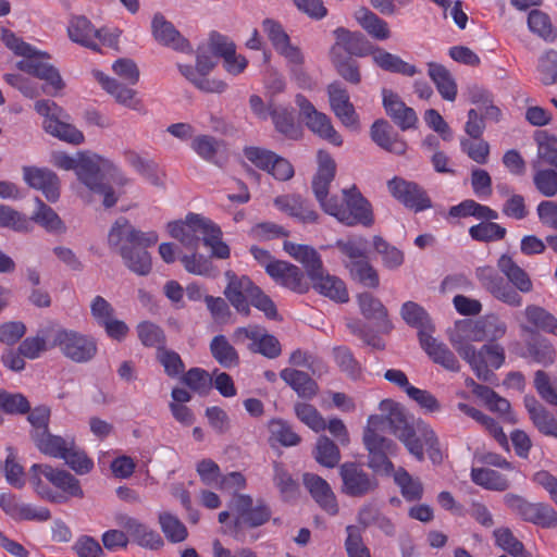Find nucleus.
<instances>
[{
	"label": "nucleus",
	"mask_w": 557,
	"mask_h": 557,
	"mask_svg": "<svg viewBox=\"0 0 557 557\" xmlns=\"http://www.w3.org/2000/svg\"><path fill=\"white\" fill-rule=\"evenodd\" d=\"M158 238L156 232H141L126 218L120 216L108 233V246L121 256L131 272L147 276L152 270L151 256L147 249L154 246Z\"/></svg>",
	"instance_id": "f257e3e1"
},
{
	"label": "nucleus",
	"mask_w": 557,
	"mask_h": 557,
	"mask_svg": "<svg viewBox=\"0 0 557 557\" xmlns=\"http://www.w3.org/2000/svg\"><path fill=\"white\" fill-rule=\"evenodd\" d=\"M381 409L388 410L387 422L392 433L417 460H424L425 447L429 458L434 463L442 461L443 456L438 438L428 423L422 420L410 423L404 409L392 400H383Z\"/></svg>",
	"instance_id": "f03ea898"
},
{
	"label": "nucleus",
	"mask_w": 557,
	"mask_h": 557,
	"mask_svg": "<svg viewBox=\"0 0 557 557\" xmlns=\"http://www.w3.org/2000/svg\"><path fill=\"white\" fill-rule=\"evenodd\" d=\"M283 248L305 267L313 287L320 294L337 302L348 301L349 297L345 283L336 276L324 274L321 257L314 248L287 240L284 242Z\"/></svg>",
	"instance_id": "7ed1b4c3"
},
{
	"label": "nucleus",
	"mask_w": 557,
	"mask_h": 557,
	"mask_svg": "<svg viewBox=\"0 0 557 557\" xmlns=\"http://www.w3.org/2000/svg\"><path fill=\"white\" fill-rule=\"evenodd\" d=\"M343 199H336L326 208V214L334 216L345 226L362 225L370 227L374 224L372 205L360 193L356 185L342 190Z\"/></svg>",
	"instance_id": "20e7f679"
},
{
	"label": "nucleus",
	"mask_w": 557,
	"mask_h": 557,
	"mask_svg": "<svg viewBox=\"0 0 557 557\" xmlns=\"http://www.w3.org/2000/svg\"><path fill=\"white\" fill-rule=\"evenodd\" d=\"M113 168V162L99 156L82 154L78 158L77 178L89 190L103 196V206L112 208L119 200L112 186L103 182L104 174Z\"/></svg>",
	"instance_id": "39448f33"
},
{
	"label": "nucleus",
	"mask_w": 557,
	"mask_h": 557,
	"mask_svg": "<svg viewBox=\"0 0 557 557\" xmlns=\"http://www.w3.org/2000/svg\"><path fill=\"white\" fill-rule=\"evenodd\" d=\"M504 504L524 522L543 529L557 527V511L547 503H533L521 495L508 493L504 496Z\"/></svg>",
	"instance_id": "423d86ee"
},
{
	"label": "nucleus",
	"mask_w": 557,
	"mask_h": 557,
	"mask_svg": "<svg viewBox=\"0 0 557 557\" xmlns=\"http://www.w3.org/2000/svg\"><path fill=\"white\" fill-rule=\"evenodd\" d=\"M228 509L232 511V528L235 533L243 529L258 528L271 518V510L263 500H258L253 505V499L247 494H235L228 503Z\"/></svg>",
	"instance_id": "0eeeda50"
},
{
	"label": "nucleus",
	"mask_w": 557,
	"mask_h": 557,
	"mask_svg": "<svg viewBox=\"0 0 557 557\" xmlns=\"http://www.w3.org/2000/svg\"><path fill=\"white\" fill-rule=\"evenodd\" d=\"M52 346L58 347L66 358L77 363L88 362L97 354L95 339L73 330H57L53 334Z\"/></svg>",
	"instance_id": "6e6552de"
},
{
	"label": "nucleus",
	"mask_w": 557,
	"mask_h": 557,
	"mask_svg": "<svg viewBox=\"0 0 557 557\" xmlns=\"http://www.w3.org/2000/svg\"><path fill=\"white\" fill-rule=\"evenodd\" d=\"M341 492L349 497L361 498L374 493L379 487L375 474L368 472L361 463L347 461L339 466Z\"/></svg>",
	"instance_id": "1a4fd4ad"
},
{
	"label": "nucleus",
	"mask_w": 557,
	"mask_h": 557,
	"mask_svg": "<svg viewBox=\"0 0 557 557\" xmlns=\"http://www.w3.org/2000/svg\"><path fill=\"white\" fill-rule=\"evenodd\" d=\"M50 55L33 47V52L26 54L16 63V67L46 82V85L57 92L64 88L65 84L59 70L48 62Z\"/></svg>",
	"instance_id": "9d476101"
},
{
	"label": "nucleus",
	"mask_w": 557,
	"mask_h": 557,
	"mask_svg": "<svg viewBox=\"0 0 557 557\" xmlns=\"http://www.w3.org/2000/svg\"><path fill=\"white\" fill-rule=\"evenodd\" d=\"M475 276L481 286L499 301L511 307L522 305L520 294L491 265L479 267Z\"/></svg>",
	"instance_id": "9b49d317"
},
{
	"label": "nucleus",
	"mask_w": 557,
	"mask_h": 557,
	"mask_svg": "<svg viewBox=\"0 0 557 557\" xmlns=\"http://www.w3.org/2000/svg\"><path fill=\"white\" fill-rule=\"evenodd\" d=\"M363 444L369 453L368 466L373 471H384L388 473L394 466L388 459L389 454H394L396 444L385 436L371 430L363 431Z\"/></svg>",
	"instance_id": "f8f14e48"
},
{
	"label": "nucleus",
	"mask_w": 557,
	"mask_h": 557,
	"mask_svg": "<svg viewBox=\"0 0 557 557\" xmlns=\"http://www.w3.org/2000/svg\"><path fill=\"white\" fill-rule=\"evenodd\" d=\"M387 188L395 199L417 212L432 207L431 199L426 193L414 182L395 176L387 182Z\"/></svg>",
	"instance_id": "ddd939ff"
},
{
	"label": "nucleus",
	"mask_w": 557,
	"mask_h": 557,
	"mask_svg": "<svg viewBox=\"0 0 557 557\" xmlns=\"http://www.w3.org/2000/svg\"><path fill=\"white\" fill-rule=\"evenodd\" d=\"M336 174V163L329 153L319 152V168L314 174L311 187L321 209L326 213V208L332 206L337 196L329 197L330 185Z\"/></svg>",
	"instance_id": "4468645a"
},
{
	"label": "nucleus",
	"mask_w": 557,
	"mask_h": 557,
	"mask_svg": "<svg viewBox=\"0 0 557 557\" xmlns=\"http://www.w3.org/2000/svg\"><path fill=\"white\" fill-rule=\"evenodd\" d=\"M335 44L330 49V55L342 53L344 50L351 57H367L373 54L375 48L360 32H351L345 27H337L333 30Z\"/></svg>",
	"instance_id": "2eb2a0df"
},
{
	"label": "nucleus",
	"mask_w": 557,
	"mask_h": 557,
	"mask_svg": "<svg viewBox=\"0 0 557 557\" xmlns=\"http://www.w3.org/2000/svg\"><path fill=\"white\" fill-rule=\"evenodd\" d=\"M330 107L335 116L346 126L352 129L359 127V117L346 87L338 81L327 85Z\"/></svg>",
	"instance_id": "dca6fc26"
},
{
	"label": "nucleus",
	"mask_w": 557,
	"mask_h": 557,
	"mask_svg": "<svg viewBox=\"0 0 557 557\" xmlns=\"http://www.w3.org/2000/svg\"><path fill=\"white\" fill-rule=\"evenodd\" d=\"M265 272L277 284L298 294H305L309 290V283L304 272L297 265L287 261L276 260L265 264Z\"/></svg>",
	"instance_id": "f3484780"
},
{
	"label": "nucleus",
	"mask_w": 557,
	"mask_h": 557,
	"mask_svg": "<svg viewBox=\"0 0 557 557\" xmlns=\"http://www.w3.org/2000/svg\"><path fill=\"white\" fill-rule=\"evenodd\" d=\"M228 281L224 295L237 312L248 317L250 314L249 299L258 286L246 275L238 277L233 271H226Z\"/></svg>",
	"instance_id": "a211bd4d"
},
{
	"label": "nucleus",
	"mask_w": 557,
	"mask_h": 557,
	"mask_svg": "<svg viewBox=\"0 0 557 557\" xmlns=\"http://www.w3.org/2000/svg\"><path fill=\"white\" fill-rule=\"evenodd\" d=\"M505 361V350L496 343L485 344L479 351L474 349V358H470L468 363L475 372L476 376L485 382H490L495 375L488 367L498 369Z\"/></svg>",
	"instance_id": "6ab92c4d"
},
{
	"label": "nucleus",
	"mask_w": 557,
	"mask_h": 557,
	"mask_svg": "<svg viewBox=\"0 0 557 557\" xmlns=\"http://www.w3.org/2000/svg\"><path fill=\"white\" fill-rule=\"evenodd\" d=\"M23 178L29 187L40 190L48 201L55 202L60 198V180L52 170L23 166Z\"/></svg>",
	"instance_id": "aec40b11"
},
{
	"label": "nucleus",
	"mask_w": 557,
	"mask_h": 557,
	"mask_svg": "<svg viewBox=\"0 0 557 557\" xmlns=\"http://www.w3.org/2000/svg\"><path fill=\"white\" fill-rule=\"evenodd\" d=\"M153 38L162 46L180 52L190 53L193 48L189 41L168 21L163 14L156 13L151 22Z\"/></svg>",
	"instance_id": "412c9836"
},
{
	"label": "nucleus",
	"mask_w": 557,
	"mask_h": 557,
	"mask_svg": "<svg viewBox=\"0 0 557 557\" xmlns=\"http://www.w3.org/2000/svg\"><path fill=\"white\" fill-rule=\"evenodd\" d=\"M116 521L138 546L151 550H158L163 547L164 541L161 535L147 524L125 515L117 517Z\"/></svg>",
	"instance_id": "4be33fe9"
},
{
	"label": "nucleus",
	"mask_w": 557,
	"mask_h": 557,
	"mask_svg": "<svg viewBox=\"0 0 557 557\" xmlns=\"http://www.w3.org/2000/svg\"><path fill=\"white\" fill-rule=\"evenodd\" d=\"M302 483L322 510L330 516H336L338 513L339 508L336 495L323 478L307 472L302 475Z\"/></svg>",
	"instance_id": "5701e85b"
},
{
	"label": "nucleus",
	"mask_w": 557,
	"mask_h": 557,
	"mask_svg": "<svg viewBox=\"0 0 557 557\" xmlns=\"http://www.w3.org/2000/svg\"><path fill=\"white\" fill-rule=\"evenodd\" d=\"M382 96L387 115L401 131L416 127L418 116L412 108L407 107L400 97L389 89L384 88Z\"/></svg>",
	"instance_id": "b1692460"
},
{
	"label": "nucleus",
	"mask_w": 557,
	"mask_h": 557,
	"mask_svg": "<svg viewBox=\"0 0 557 557\" xmlns=\"http://www.w3.org/2000/svg\"><path fill=\"white\" fill-rule=\"evenodd\" d=\"M274 205L277 207V209L297 219L304 224L318 223L320 218L319 213L313 209L312 205L307 199H304L300 195L288 194L277 196L274 199Z\"/></svg>",
	"instance_id": "393cba45"
},
{
	"label": "nucleus",
	"mask_w": 557,
	"mask_h": 557,
	"mask_svg": "<svg viewBox=\"0 0 557 557\" xmlns=\"http://www.w3.org/2000/svg\"><path fill=\"white\" fill-rule=\"evenodd\" d=\"M371 139L382 149L401 156L407 150L406 141L393 126L383 119L376 120L370 128Z\"/></svg>",
	"instance_id": "a878e982"
},
{
	"label": "nucleus",
	"mask_w": 557,
	"mask_h": 557,
	"mask_svg": "<svg viewBox=\"0 0 557 557\" xmlns=\"http://www.w3.org/2000/svg\"><path fill=\"white\" fill-rule=\"evenodd\" d=\"M30 470L34 473L40 471L51 484L62 490L71 497L82 498L84 496L79 481L65 470L54 469L49 465L37 463L33 465Z\"/></svg>",
	"instance_id": "bb28decb"
},
{
	"label": "nucleus",
	"mask_w": 557,
	"mask_h": 557,
	"mask_svg": "<svg viewBox=\"0 0 557 557\" xmlns=\"http://www.w3.org/2000/svg\"><path fill=\"white\" fill-rule=\"evenodd\" d=\"M420 345L430 359L448 371L458 372L460 364L454 352L430 333H421Z\"/></svg>",
	"instance_id": "cd10ccee"
},
{
	"label": "nucleus",
	"mask_w": 557,
	"mask_h": 557,
	"mask_svg": "<svg viewBox=\"0 0 557 557\" xmlns=\"http://www.w3.org/2000/svg\"><path fill=\"white\" fill-rule=\"evenodd\" d=\"M95 77L102 88L112 95L119 103L133 110H140L141 101L135 98L136 91L134 89L126 87L121 82L99 71L95 72Z\"/></svg>",
	"instance_id": "c85d7f7f"
},
{
	"label": "nucleus",
	"mask_w": 557,
	"mask_h": 557,
	"mask_svg": "<svg viewBox=\"0 0 557 557\" xmlns=\"http://www.w3.org/2000/svg\"><path fill=\"white\" fill-rule=\"evenodd\" d=\"M497 268L517 292H532L533 283L529 274L518 265L509 255L504 253L498 258Z\"/></svg>",
	"instance_id": "c756f323"
},
{
	"label": "nucleus",
	"mask_w": 557,
	"mask_h": 557,
	"mask_svg": "<svg viewBox=\"0 0 557 557\" xmlns=\"http://www.w3.org/2000/svg\"><path fill=\"white\" fill-rule=\"evenodd\" d=\"M280 376L300 398L312 399L319 392L317 382L307 372L286 368Z\"/></svg>",
	"instance_id": "7c9ffc66"
},
{
	"label": "nucleus",
	"mask_w": 557,
	"mask_h": 557,
	"mask_svg": "<svg viewBox=\"0 0 557 557\" xmlns=\"http://www.w3.org/2000/svg\"><path fill=\"white\" fill-rule=\"evenodd\" d=\"M96 33L97 29L86 16L77 15L70 20L67 26L70 39L94 51H100L99 45L95 41Z\"/></svg>",
	"instance_id": "2f4dec72"
},
{
	"label": "nucleus",
	"mask_w": 557,
	"mask_h": 557,
	"mask_svg": "<svg viewBox=\"0 0 557 557\" xmlns=\"http://www.w3.org/2000/svg\"><path fill=\"white\" fill-rule=\"evenodd\" d=\"M361 314L368 320H374L386 331L392 329L387 309L382 301L372 294L364 292L357 296Z\"/></svg>",
	"instance_id": "473e14b6"
},
{
	"label": "nucleus",
	"mask_w": 557,
	"mask_h": 557,
	"mask_svg": "<svg viewBox=\"0 0 557 557\" xmlns=\"http://www.w3.org/2000/svg\"><path fill=\"white\" fill-rule=\"evenodd\" d=\"M350 278L367 288L375 289L380 286L377 270L367 259L360 261H344Z\"/></svg>",
	"instance_id": "72a5a7b5"
},
{
	"label": "nucleus",
	"mask_w": 557,
	"mask_h": 557,
	"mask_svg": "<svg viewBox=\"0 0 557 557\" xmlns=\"http://www.w3.org/2000/svg\"><path fill=\"white\" fill-rule=\"evenodd\" d=\"M429 76L435 84L440 95L447 101H454L457 96V85L450 72L442 64L428 63Z\"/></svg>",
	"instance_id": "f704fd0d"
},
{
	"label": "nucleus",
	"mask_w": 557,
	"mask_h": 557,
	"mask_svg": "<svg viewBox=\"0 0 557 557\" xmlns=\"http://www.w3.org/2000/svg\"><path fill=\"white\" fill-rule=\"evenodd\" d=\"M270 116L278 133L289 139L300 138L301 128L296 124L292 109L282 106H270Z\"/></svg>",
	"instance_id": "c9c22d12"
},
{
	"label": "nucleus",
	"mask_w": 557,
	"mask_h": 557,
	"mask_svg": "<svg viewBox=\"0 0 557 557\" xmlns=\"http://www.w3.org/2000/svg\"><path fill=\"white\" fill-rule=\"evenodd\" d=\"M400 315L408 325L418 329L419 342L421 341V333L431 334L433 331L429 313L417 302L406 301L403 304Z\"/></svg>",
	"instance_id": "e433bc0d"
},
{
	"label": "nucleus",
	"mask_w": 557,
	"mask_h": 557,
	"mask_svg": "<svg viewBox=\"0 0 557 557\" xmlns=\"http://www.w3.org/2000/svg\"><path fill=\"white\" fill-rule=\"evenodd\" d=\"M36 209L28 220H30V224L33 222L37 223L41 227H44L49 233H63L65 232V225L57 214V212L46 205L40 198L35 199Z\"/></svg>",
	"instance_id": "4c0bfd02"
},
{
	"label": "nucleus",
	"mask_w": 557,
	"mask_h": 557,
	"mask_svg": "<svg viewBox=\"0 0 557 557\" xmlns=\"http://www.w3.org/2000/svg\"><path fill=\"white\" fill-rule=\"evenodd\" d=\"M372 55L374 63L384 71L405 76H413L418 73L414 65L405 62L398 55L387 52L382 48L376 47Z\"/></svg>",
	"instance_id": "58836bf2"
},
{
	"label": "nucleus",
	"mask_w": 557,
	"mask_h": 557,
	"mask_svg": "<svg viewBox=\"0 0 557 557\" xmlns=\"http://www.w3.org/2000/svg\"><path fill=\"white\" fill-rule=\"evenodd\" d=\"M73 440L74 437L71 436L62 437L53 435L49 430L33 438L35 446L40 453L60 459L63 457L65 450H67L69 445L73 444Z\"/></svg>",
	"instance_id": "ea45409f"
},
{
	"label": "nucleus",
	"mask_w": 557,
	"mask_h": 557,
	"mask_svg": "<svg viewBox=\"0 0 557 557\" xmlns=\"http://www.w3.org/2000/svg\"><path fill=\"white\" fill-rule=\"evenodd\" d=\"M355 17L360 26L373 38L379 40L389 38L391 30L388 24L369 9L360 8L356 11Z\"/></svg>",
	"instance_id": "a19ab883"
},
{
	"label": "nucleus",
	"mask_w": 557,
	"mask_h": 557,
	"mask_svg": "<svg viewBox=\"0 0 557 557\" xmlns=\"http://www.w3.org/2000/svg\"><path fill=\"white\" fill-rule=\"evenodd\" d=\"M212 357L223 368H232L239 364V355L224 335H215L210 342Z\"/></svg>",
	"instance_id": "79ce46f5"
},
{
	"label": "nucleus",
	"mask_w": 557,
	"mask_h": 557,
	"mask_svg": "<svg viewBox=\"0 0 557 557\" xmlns=\"http://www.w3.org/2000/svg\"><path fill=\"white\" fill-rule=\"evenodd\" d=\"M123 156L125 161L151 184L156 186L163 184L162 177L159 175L158 164L153 160L144 159L132 149L124 150Z\"/></svg>",
	"instance_id": "37998d69"
},
{
	"label": "nucleus",
	"mask_w": 557,
	"mask_h": 557,
	"mask_svg": "<svg viewBox=\"0 0 557 557\" xmlns=\"http://www.w3.org/2000/svg\"><path fill=\"white\" fill-rule=\"evenodd\" d=\"M305 123L312 133L321 138L334 146H342V136L333 127L331 119L325 113L319 111L315 115L305 121Z\"/></svg>",
	"instance_id": "c03bdc74"
},
{
	"label": "nucleus",
	"mask_w": 557,
	"mask_h": 557,
	"mask_svg": "<svg viewBox=\"0 0 557 557\" xmlns=\"http://www.w3.org/2000/svg\"><path fill=\"white\" fill-rule=\"evenodd\" d=\"M471 480L491 491L503 492L509 487V481L505 475L488 468H472Z\"/></svg>",
	"instance_id": "a18cd8bd"
},
{
	"label": "nucleus",
	"mask_w": 557,
	"mask_h": 557,
	"mask_svg": "<svg viewBox=\"0 0 557 557\" xmlns=\"http://www.w3.org/2000/svg\"><path fill=\"white\" fill-rule=\"evenodd\" d=\"M44 127L47 133L63 141L73 145H79L84 141V135L79 129L71 124L60 121L58 117L52 116L49 120H46Z\"/></svg>",
	"instance_id": "49530a36"
},
{
	"label": "nucleus",
	"mask_w": 557,
	"mask_h": 557,
	"mask_svg": "<svg viewBox=\"0 0 557 557\" xmlns=\"http://www.w3.org/2000/svg\"><path fill=\"white\" fill-rule=\"evenodd\" d=\"M194 227L188 221V214L184 222H170L168 224L169 233L173 238L180 240L186 248L197 250L200 238L196 235V231H201V228L195 230Z\"/></svg>",
	"instance_id": "de8ad7c7"
},
{
	"label": "nucleus",
	"mask_w": 557,
	"mask_h": 557,
	"mask_svg": "<svg viewBox=\"0 0 557 557\" xmlns=\"http://www.w3.org/2000/svg\"><path fill=\"white\" fill-rule=\"evenodd\" d=\"M313 457L321 466L334 468L341 460V451L333 441L322 435L317 441Z\"/></svg>",
	"instance_id": "09e8293b"
},
{
	"label": "nucleus",
	"mask_w": 557,
	"mask_h": 557,
	"mask_svg": "<svg viewBox=\"0 0 557 557\" xmlns=\"http://www.w3.org/2000/svg\"><path fill=\"white\" fill-rule=\"evenodd\" d=\"M527 350L530 357L544 367L555 362L556 350L553 344L545 337H534L527 344Z\"/></svg>",
	"instance_id": "8fccbe9b"
},
{
	"label": "nucleus",
	"mask_w": 557,
	"mask_h": 557,
	"mask_svg": "<svg viewBox=\"0 0 557 557\" xmlns=\"http://www.w3.org/2000/svg\"><path fill=\"white\" fill-rule=\"evenodd\" d=\"M524 317L533 326L557 336V318L543 307L536 305L527 306Z\"/></svg>",
	"instance_id": "3c124183"
},
{
	"label": "nucleus",
	"mask_w": 557,
	"mask_h": 557,
	"mask_svg": "<svg viewBox=\"0 0 557 557\" xmlns=\"http://www.w3.org/2000/svg\"><path fill=\"white\" fill-rule=\"evenodd\" d=\"M372 244L374 250L382 257V263L385 268L394 270L404 263V252L392 246L382 236H373Z\"/></svg>",
	"instance_id": "603ef678"
},
{
	"label": "nucleus",
	"mask_w": 557,
	"mask_h": 557,
	"mask_svg": "<svg viewBox=\"0 0 557 557\" xmlns=\"http://www.w3.org/2000/svg\"><path fill=\"white\" fill-rule=\"evenodd\" d=\"M530 30L546 41L553 42L557 38V30L553 27L549 16L540 11L532 10L528 15Z\"/></svg>",
	"instance_id": "864d4df0"
},
{
	"label": "nucleus",
	"mask_w": 557,
	"mask_h": 557,
	"mask_svg": "<svg viewBox=\"0 0 557 557\" xmlns=\"http://www.w3.org/2000/svg\"><path fill=\"white\" fill-rule=\"evenodd\" d=\"M159 524L168 541L171 543H181L188 536L185 524L170 512L159 515Z\"/></svg>",
	"instance_id": "5fc2aeb1"
},
{
	"label": "nucleus",
	"mask_w": 557,
	"mask_h": 557,
	"mask_svg": "<svg viewBox=\"0 0 557 557\" xmlns=\"http://www.w3.org/2000/svg\"><path fill=\"white\" fill-rule=\"evenodd\" d=\"M61 459H63L74 472L81 475L89 473L94 468V461L76 445L75 440H73L72 445H69L67 450H65Z\"/></svg>",
	"instance_id": "6e6d98bb"
},
{
	"label": "nucleus",
	"mask_w": 557,
	"mask_h": 557,
	"mask_svg": "<svg viewBox=\"0 0 557 557\" xmlns=\"http://www.w3.org/2000/svg\"><path fill=\"white\" fill-rule=\"evenodd\" d=\"M506 234V228L494 221L480 222L469 228L470 237L482 243L502 240Z\"/></svg>",
	"instance_id": "4d7b16f0"
},
{
	"label": "nucleus",
	"mask_w": 557,
	"mask_h": 557,
	"mask_svg": "<svg viewBox=\"0 0 557 557\" xmlns=\"http://www.w3.org/2000/svg\"><path fill=\"white\" fill-rule=\"evenodd\" d=\"M330 57L337 74L343 79L352 85L360 84L361 73L356 60L350 57H345L342 53H336Z\"/></svg>",
	"instance_id": "13d9d810"
},
{
	"label": "nucleus",
	"mask_w": 557,
	"mask_h": 557,
	"mask_svg": "<svg viewBox=\"0 0 557 557\" xmlns=\"http://www.w3.org/2000/svg\"><path fill=\"white\" fill-rule=\"evenodd\" d=\"M273 482L278 488L283 499L295 497L298 491V483L293 479L284 463L273 461Z\"/></svg>",
	"instance_id": "bf43d9fd"
},
{
	"label": "nucleus",
	"mask_w": 557,
	"mask_h": 557,
	"mask_svg": "<svg viewBox=\"0 0 557 557\" xmlns=\"http://www.w3.org/2000/svg\"><path fill=\"white\" fill-rule=\"evenodd\" d=\"M209 49L215 57H221L224 60V67L226 71H236L231 67V59L234 58L235 44L226 36L216 32H212L209 37Z\"/></svg>",
	"instance_id": "052dcab7"
},
{
	"label": "nucleus",
	"mask_w": 557,
	"mask_h": 557,
	"mask_svg": "<svg viewBox=\"0 0 557 557\" xmlns=\"http://www.w3.org/2000/svg\"><path fill=\"white\" fill-rule=\"evenodd\" d=\"M222 141L210 135H198L191 141V149L203 160L216 163Z\"/></svg>",
	"instance_id": "680f3d73"
},
{
	"label": "nucleus",
	"mask_w": 557,
	"mask_h": 557,
	"mask_svg": "<svg viewBox=\"0 0 557 557\" xmlns=\"http://www.w3.org/2000/svg\"><path fill=\"white\" fill-rule=\"evenodd\" d=\"M534 387L545 403L557 407V377H552L545 371L537 370L534 373Z\"/></svg>",
	"instance_id": "e2e57ef3"
},
{
	"label": "nucleus",
	"mask_w": 557,
	"mask_h": 557,
	"mask_svg": "<svg viewBox=\"0 0 557 557\" xmlns=\"http://www.w3.org/2000/svg\"><path fill=\"white\" fill-rule=\"evenodd\" d=\"M496 544L512 557H531L524 549V545L511 532L509 528H499L494 531Z\"/></svg>",
	"instance_id": "0e129e2a"
},
{
	"label": "nucleus",
	"mask_w": 557,
	"mask_h": 557,
	"mask_svg": "<svg viewBox=\"0 0 557 557\" xmlns=\"http://www.w3.org/2000/svg\"><path fill=\"white\" fill-rule=\"evenodd\" d=\"M182 382L199 395H208L212 388L213 380L203 369L191 368L183 376Z\"/></svg>",
	"instance_id": "69168bd1"
},
{
	"label": "nucleus",
	"mask_w": 557,
	"mask_h": 557,
	"mask_svg": "<svg viewBox=\"0 0 557 557\" xmlns=\"http://www.w3.org/2000/svg\"><path fill=\"white\" fill-rule=\"evenodd\" d=\"M248 348L269 359L277 358L282 352L278 339L274 335L268 334L264 327H261L257 341L251 343Z\"/></svg>",
	"instance_id": "338daca9"
},
{
	"label": "nucleus",
	"mask_w": 557,
	"mask_h": 557,
	"mask_svg": "<svg viewBox=\"0 0 557 557\" xmlns=\"http://www.w3.org/2000/svg\"><path fill=\"white\" fill-rule=\"evenodd\" d=\"M296 417L314 432L326 429V422L318 409L307 403H296L294 406Z\"/></svg>",
	"instance_id": "774afa93"
}]
</instances>
